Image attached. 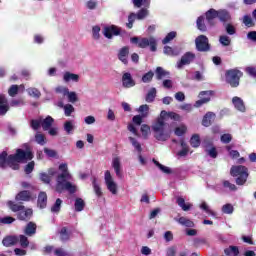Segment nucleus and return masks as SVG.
<instances>
[{
	"label": "nucleus",
	"mask_w": 256,
	"mask_h": 256,
	"mask_svg": "<svg viewBox=\"0 0 256 256\" xmlns=\"http://www.w3.org/2000/svg\"><path fill=\"white\" fill-rule=\"evenodd\" d=\"M37 205L40 209H45V207H47V193L46 192L39 193Z\"/></svg>",
	"instance_id": "obj_23"
},
{
	"label": "nucleus",
	"mask_w": 256,
	"mask_h": 256,
	"mask_svg": "<svg viewBox=\"0 0 256 256\" xmlns=\"http://www.w3.org/2000/svg\"><path fill=\"white\" fill-rule=\"evenodd\" d=\"M104 179L108 191H110L112 195H117V183H115V181L113 180V176H111V171H105Z\"/></svg>",
	"instance_id": "obj_10"
},
{
	"label": "nucleus",
	"mask_w": 256,
	"mask_h": 256,
	"mask_svg": "<svg viewBox=\"0 0 256 256\" xmlns=\"http://www.w3.org/2000/svg\"><path fill=\"white\" fill-rule=\"evenodd\" d=\"M17 93H19V86L18 85L10 86V88L8 90V95H10V97H15V95H17Z\"/></svg>",
	"instance_id": "obj_59"
},
{
	"label": "nucleus",
	"mask_w": 256,
	"mask_h": 256,
	"mask_svg": "<svg viewBox=\"0 0 256 256\" xmlns=\"http://www.w3.org/2000/svg\"><path fill=\"white\" fill-rule=\"evenodd\" d=\"M130 41L131 43L138 45L140 49H147V47H150V51L153 53L157 51V40L153 36L141 39H139V37H132Z\"/></svg>",
	"instance_id": "obj_6"
},
{
	"label": "nucleus",
	"mask_w": 256,
	"mask_h": 256,
	"mask_svg": "<svg viewBox=\"0 0 256 256\" xmlns=\"http://www.w3.org/2000/svg\"><path fill=\"white\" fill-rule=\"evenodd\" d=\"M40 180L43 183H46L47 185H49V183H51V176H49V174H47V173H41Z\"/></svg>",
	"instance_id": "obj_63"
},
{
	"label": "nucleus",
	"mask_w": 256,
	"mask_h": 256,
	"mask_svg": "<svg viewBox=\"0 0 256 256\" xmlns=\"http://www.w3.org/2000/svg\"><path fill=\"white\" fill-rule=\"evenodd\" d=\"M213 121H215V113L207 112L202 119L203 127H211L213 125Z\"/></svg>",
	"instance_id": "obj_17"
},
{
	"label": "nucleus",
	"mask_w": 256,
	"mask_h": 256,
	"mask_svg": "<svg viewBox=\"0 0 256 256\" xmlns=\"http://www.w3.org/2000/svg\"><path fill=\"white\" fill-rule=\"evenodd\" d=\"M155 97H157V89L151 88L146 94V97H145L146 103H153V101H155Z\"/></svg>",
	"instance_id": "obj_32"
},
{
	"label": "nucleus",
	"mask_w": 256,
	"mask_h": 256,
	"mask_svg": "<svg viewBox=\"0 0 256 256\" xmlns=\"http://www.w3.org/2000/svg\"><path fill=\"white\" fill-rule=\"evenodd\" d=\"M103 35L106 39H113V36L117 37L121 35V28L116 25L106 26L104 27Z\"/></svg>",
	"instance_id": "obj_12"
},
{
	"label": "nucleus",
	"mask_w": 256,
	"mask_h": 256,
	"mask_svg": "<svg viewBox=\"0 0 256 256\" xmlns=\"http://www.w3.org/2000/svg\"><path fill=\"white\" fill-rule=\"evenodd\" d=\"M196 26L199 31L205 33L207 31V25H205V16H199L196 20Z\"/></svg>",
	"instance_id": "obj_30"
},
{
	"label": "nucleus",
	"mask_w": 256,
	"mask_h": 256,
	"mask_svg": "<svg viewBox=\"0 0 256 256\" xmlns=\"http://www.w3.org/2000/svg\"><path fill=\"white\" fill-rule=\"evenodd\" d=\"M167 111L163 110L160 117L152 125V131L155 133L154 137L157 141H167L169 139V134L165 130L167 128V123H165V117Z\"/></svg>",
	"instance_id": "obj_2"
},
{
	"label": "nucleus",
	"mask_w": 256,
	"mask_h": 256,
	"mask_svg": "<svg viewBox=\"0 0 256 256\" xmlns=\"http://www.w3.org/2000/svg\"><path fill=\"white\" fill-rule=\"evenodd\" d=\"M164 54L169 55L170 57H175V55H177V53H175V50H173V48L170 46L164 47Z\"/></svg>",
	"instance_id": "obj_62"
},
{
	"label": "nucleus",
	"mask_w": 256,
	"mask_h": 256,
	"mask_svg": "<svg viewBox=\"0 0 256 256\" xmlns=\"http://www.w3.org/2000/svg\"><path fill=\"white\" fill-rule=\"evenodd\" d=\"M7 205L9 209L13 213H17V219L18 221H30L31 218L33 217V209L31 208H26L25 205H22L21 203H17L15 201H8Z\"/></svg>",
	"instance_id": "obj_4"
},
{
	"label": "nucleus",
	"mask_w": 256,
	"mask_h": 256,
	"mask_svg": "<svg viewBox=\"0 0 256 256\" xmlns=\"http://www.w3.org/2000/svg\"><path fill=\"white\" fill-rule=\"evenodd\" d=\"M63 79L66 83H69V81H74V83H79V75L73 74L71 72H66L63 76Z\"/></svg>",
	"instance_id": "obj_29"
},
{
	"label": "nucleus",
	"mask_w": 256,
	"mask_h": 256,
	"mask_svg": "<svg viewBox=\"0 0 256 256\" xmlns=\"http://www.w3.org/2000/svg\"><path fill=\"white\" fill-rule=\"evenodd\" d=\"M27 91L30 97H35V99H39V97H41V92L37 88H28Z\"/></svg>",
	"instance_id": "obj_46"
},
{
	"label": "nucleus",
	"mask_w": 256,
	"mask_h": 256,
	"mask_svg": "<svg viewBox=\"0 0 256 256\" xmlns=\"http://www.w3.org/2000/svg\"><path fill=\"white\" fill-rule=\"evenodd\" d=\"M71 179V174L69 172H62L57 176L56 191L57 193H63V185L68 183L67 180Z\"/></svg>",
	"instance_id": "obj_13"
},
{
	"label": "nucleus",
	"mask_w": 256,
	"mask_h": 256,
	"mask_svg": "<svg viewBox=\"0 0 256 256\" xmlns=\"http://www.w3.org/2000/svg\"><path fill=\"white\" fill-rule=\"evenodd\" d=\"M196 49L201 53H207L211 51V44H209V38L205 35H200L195 39Z\"/></svg>",
	"instance_id": "obj_8"
},
{
	"label": "nucleus",
	"mask_w": 256,
	"mask_h": 256,
	"mask_svg": "<svg viewBox=\"0 0 256 256\" xmlns=\"http://www.w3.org/2000/svg\"><path fill=\"white\" fill-rule=\"evenodd\" d=\"M138 112L141 113V117H149V105L143 104L138 108Z\"/></svg>",
	"instance_id": "obj_36"
},
{
	"label": "nucleus",
	"mask_w": 256,
	"mask_h": 256,
	"mask_svg": "<svg viewBox=\"0 0 256 256\" xmlns=\"http://www.w3.org/2000/svg\"><path fill=\"white\" fill-rule=\"evenodd\" d=\"M232 103H233L235 109L244 113L245 103L243 102V100L240 97H237V96L233 97L232 98Z\"/></svg>",
	"instance_id": "obj_22"
},
{
	"label": "nucleus",
	"mask_w": 256,
	"mask_h": 256,
	"mask_svg": "<svg viewBox=\"0 0 256 256\" xmlns=\"http://www.w3.org/2000/svg\"><path fill=\"white\" fill-rule=\"evenodd\" d=\"M73 129H75V126H73V122L71 121H66L64 123V130L66 131V133L68 135H71V133H73Z\"/></svg>",
	"instance_id": "obj_50"
},
{
	"label": "nucleus",
	"mask_w": 256,
	"mask_h": 256,
	"mask_svg": "<svg viewBox=\"0 0 256 256\" xmlns=\"http://www.w3.org/2000/svg\"><path fill=\"white\" fill-rule=\"evenodd\" d=\"M19 243V238L17 236H7L2 240V245L4 247H13Z\"/></svg>",
	"instance_id": "obj_18"
},
{
	"label": "nucleus",
	"mask_w": 256,
	"mask_h": 256,
	"mask_svg": "<svg viewBox=\"0 0 256 256\" xmlns=\"http://www.w3.org/2000/svg\"><path fill=\"white\" fill-rule=\"evenodd\" d=\"M241 77H243V72L237 68L229 69L225 72L226 83L232 88H237L239 86Z\"/></svg>",
	"instance_id": "obj_7"
},
{
	"label": "nucleus",
	"mask_w": 256,
	"mask_h": 256,
	"mask_svg": "<svg viewBox=\"0 0 256 256\" xmlns=\"http://www.w3.org/2000/svg\"><path fill=\"white\" fill-rule=\"evenodd\" d=\"M224 25H225L226 33L228 35H235V33H237V29L235 28V26H233V24L227 22V24H224Z\"/></svg>",
	"instance_id": "obj_44"
},
{
	"label": "nucleus",
	"mask_w": 256,
	"mask_h": 256,
	"mask_svg": "<svg viewBox=\"0 0 256 256\" xmlns=\"http://www.w3.org/2000/svg\"><path fill=\"white\" fill-rule=\"evenodd\" d=\"M25 233L29 237H31V235H35V233H37V224H35L34 222H29L26 225Z\"/></svg>",
	"instance_id": "obj_28"
},
{
	"label": "nucleus",
	"mask_w": 256,
	"mask_h": 256,
	"mask_svg": "<svg viewBox=\"0 0 256 256\" xmlns=\"http://www.w3.org/2000/svg\"><path fill=\"white\" fill-rule=\"evenodd\" d=\"M129 55V47L124 46L118 53V59L124 63V65H127L129 61L127 60V57Z\"/></svg>",
	"instance_id": "obj_21"
},
{
	"label": "nucleus",
	"mask_w": 256,
	"mask_h": 256,
	"mask_svg": "<svg viewBox=\"0 0 256 256\" xmlns=\"http://www.w3.org/2000/svg\"><path fill=\"white\" fill-rule=\"evenodd\" d=\"M53 123H55V119L51 116H47L45 119H41V127L43 131H49L51 127H53Z\"/></svg>",
	"instance_id": "obj_20"
},
{
	"label": "nucleus",
	"mask_w": 256,
	"mask_h": 256,
	"mask_svg": "<svg viewBox=\"0 0 256 256\" xmlns=\"http://www.w3.org/2000/svg\"><path fill=\"white\" fill-rule=\"evenodd\" d=\"M205 17L208 22V25H211V27L215 25V23H213V19H219V22L223 23V25H226V23H231V13L228 12L227 9L215 10L211 8L208 11H206Z\"/></svg>",
	"instance_id": "obj_3"
},
{
	"label": "nucleus",
	"mask_w": 256,
	"mask_h": 256,
	"mask_svg": "<svg viewBox=\"0 0 256 256\" xmlns=\"http://www.w3.org/2000/svg\"><path fill=\"white\" fill-rule=\"evenodd\" d=\"M62 191H69L70 194H73L77 191V187L71 184V182H65L62 186Z\"/></svg>",
	"instance_id": "obj_35"
},
{
	"label": "nucleus",
	"mask_w": 256,
	"mask_h": 256,
	"mask_svg": "<svg viewBox=\"0 0 256 256\" xmlns=\"http://www.w3.org/2000/svg\"><path fill=\"white\" fill-rule=\"evenodd\" d=\"M35 155H33V151L29 146L26 147V150L18 148L15 154H11L8 156L7 151H3L0 154V169H7L10 167L14 171H18L19 163H27V161H31Z\"/></svg>",
	"instance_id": "obj_1"
},
{
	"label": "nucleus",
	"mask_w": 256,
	"mask_h": 256,
	"mask_svg": "<svg viewBox=\"0 0 256 256\" xmlns=\"http://www.w3.org/2000/svg\"><path fill=\"white\" fill-rule=\"evenodd\" d=\"M135 19H137V15H135V13H131L128 16V23L126 24V27H128V29H133V23H135Z\"/></svg>",
	"instance_id": "obj_53"
},
{
	"label": "nucleus",
	"mask_w": 256,
	"mask_h": 256,
	"mask_svg": "<svg viewBox=\"0 0 256 256\" xmlns=\"http://www.w3.org/2000/svg\"><path fill=\"white\" fill-rule=\"evenodd\" d=\"M97 5V0H89L88 2H86L87 9H90L91 11H93V9H97Z\"/></svg>",
	"instance_id": "obj_61"
},
{
	"label": "nucleus",
	"mask_w": 256,
	"mask_h": 256,
	"mask_svg": "<svg viewBox=\"0 0 256 256\" xmlns=\"http://www.w3.org/2000/svg\"><path fill=\"white\" fill-rule=\"evenodd\" d=\"M190 145L194 149L201 147V136L199 134H193L190 138Z\"/></svg>",
	"instance_id": "obj_26"
},
{
	"label": "nucleus",
	"mask_w": 256,
	"mask_h": 256,
	"mask_svg": "<svg viewBox=\"0 0 256 256\" xmlns=\"http://www.w3.org/2000/svg\"><path fill=\"white\" fill-rule=\"evenodd\" d=\"M61 205H63V200L60 198L56 199V202L51 207L52 213H59V211H61Z\"/></svg>",
	"instance_id": "obj_40"
},
{
	"label": "nucleus",
	"mask_w": 256,
	"mask_h": 256,
	"mask_svg": "<svg viewBox=\"0 0 256 256\" xmlns=\"http://www.w3.org/2000/svg\"><path fill=\"white\" fill-rule=\"evenodd\" d=\"M68 97V101L69 103H77V101H79V98L77 97V93L76 92H69L66 94Z\"/></svg>",
	"instance_id": "obj_51"
},
{
	"label": "nucleus",
	"mask_w": 256,
	"mask_h": 256,
	"mask_svg": "<svg viewBox=\"0 0 256 256\" xmlns=\"http://www.w3.org/2000/svg\"><path fill=\"white\" fill-rule=\"evenodd\" d=\"M34 169H35V161H31L25 166L24 171L26 175H30V173H33Z\"/></svg>",
	"instance_id": "obj_56"
},
{
	"label": "nucleus",
	"mask_w": 256,
	"mask_h": 256,
	"mask_svg": "<svg viewBox=\"0 0 256 256\" xmlns=\"http://www.w3.org/2000/svg\"><path fill=\"white\" fill-rule=\"evenodd\" d=\"M223 187H225V189H229L230 191H237V186L229 182V180L223 181Z\"/></svg>",
	"instance_id": "obj_57"
},
{
	"label": "nucleus",
	"mask_w": 256,
	"mask_h": 256,
	"mask_svg": "<svg viewBox=\"0 0 256 256\" xmlns=\"http://www.w3.org/2000/svg\"><path fill=\"white\" fill-rule=\"evenodd\" d=\"M174 133L175 135H177V137H183V135L187 133V126L181 125L179 127H176Z\"/></svg>",
	"instance_id": "obj_41"
},
{
	"label": "nucleus",
	"mask_w": 256,
	"mask_h": 256,
	"mask_svg": "<svg viewBox=\"0 0 256 256\" xmlns=\"http://www.w3.org/2000/svg\"><path fill=\"white\" fill-rule=\"evenodd\" d=\"M230 175L236 177V185L243 186L247 183V179H249V168L243 165L232 166Z\"/></svg>",
	"instance_id": "obj_5"
},
{
	"label": "nucleus",
	"mask_w": 256,
	"mask_h": 256,
	"mask_svg": "<svg viewBox=\"0 0 256 256\" xmlns=\"http://www.w3.org/2000/svg\"><path fill=\"white\" fill-rule=\"evenodd\" d=\"M235 211V208H233L232 204H225L222 206V213H225L226 215H231Z\"/></svg>",
	"instance_id": "obj_48"
},
{
	"label": "nucleus",
	"mask_w": 256,
	"mask_h": 256,
	"mask_svg": "<svg viewBox=\"0 0 256 256\" xmlns=\"http://www.w3.org/2000/svg\"><path fill=\"white\" fill-rule=\"evenodd\" d=\"M176 203H177V205H179L181 207L182 211H190L191 207H193V204L186 203L185 198H183V197H178L176 199Z\"/></svg>",
	"instance_id": "obj_24"
},
{
	"label": "nucleus",
	"mask_w": 256,
	"mask_h": 256,
	"mask_svg": "<svg viewBox=\"0 0 256 256\" xmlns=\"http://www.w3.org/2000/svg\"><path fill=\"white\" fill-rule=\"evenodd\" d=\"M112 167L116 173V177H118V179H123V171L121 170V160L119 157L113 158Z\"/></svg>",
	"instance_id": "obj_16"
},
{
	"label": "nucleus",
	"mask_w": 256,
	"mask_h": 256,
	"mask_svg": "<svg viewBox=\"0 0 256 256\" xmlns=\"http://www.w3.org/2000/svg\"><path fill=\"white\" fill-rule=\"evenodd\" d=\"M69 239H71V234L68 233L67 227L61 228V230H60V241H62V243H65V242L69 241Z\"/></svg>",
	"instance_id": "obj_33"
},
{
	"label": "nucleus",
	"mask_w": 256,
	"mask_h": 256,
	"mask_svg": "<svg viewBox=\"0 0 256 256\" xmlns=\"http://www.w3.org/2000/svg\"><path fill=\"white\" fill-rule=\"evenodd\" d=\"M224 253L227 256H238L239 255V247L237 246H229L228 248L224 249Z\"/></svg>",
	"instance_id": "obj_34"
},
{
	"label": "nucleus",
	"mask_w": 256,
	"mask_h": 256,
	"mask_svg": "<svg viewBox=\"0 0 256 256\" xmlns=\"http://www.w3.org/2000/svg\"><path fill=\"white\" fill-rule=\"evenodd\" d=\"M94 193L97 195V197H101L103 195V192L101 191V186L97 184V179H93L92 181Z\"/></svg>",
	"instance_id": "obj_45"
},
{
	"label": "nucleus",
	"mask_w": 256,
	"mask_h": 256,
	"mask_svg": "<svg viewBox=\"0 0 256 256\" xmlns=\"http://www.w3.org/2000/svg\"><path fill=\"white\" fill-rule=\"evenodd\" d=\"M204 147H205V151L207 153V155H209V157H211L212 159H217V156L219 155V153L217 152V148L215 146H213V142L209 141V140H205L204 141Z\"/></svg>",
	"instance_id": "obj_14"
},
{
	"label": "nucleus",
	"mask_w": 256,
	"mask_h": 256,
	"mask_svg": "<svg viewBox=\"0 0 256 256\" xmlns=\"http://www.w3.org/2000/svg\"><path fill=\"white\" fill-rule=\"evenodd\" d=\"M243 23L246 27H255V22H253V18L249 15L243 17Z\"/></svg>",
	"instance_id": "obj_47"
},
{
	"label": "nucleus",
	"mask_w": 256,
	"mask_h": 256,
	"mask_svg": "<svg viewBox=\"0 0 256 256\" xmlns=\"http://www.w3.org/2000/svg\"><path fill=\"white\" fill-rule=\"evenodd\" d=\"M19 243L23 249H27L29 247V238H27V236H25V235H20Z\"/></svg>",
	"instance_id": "obj_42"
},
{
	"label": "nucleus",
	"mask_w": 256,
	"mask_h": 256,
	"mask_svg": "<svg viewBox=\"0 0 256 256\" xmlns=\"http://www.w3.org/2000/svg\"><path fill=\"white\" fill-rule=\"evenodd\" d=\"M35 197L33 196V192L31 190H21L19 193L15 196V201L18 203H29V201H33Z\"/></svg>",
	"instance_id": "obj_9"
},
{
	"label": "nucleus",
	"mask_w": 256,
	"mask_h": 256,
	"mask_svg": "<svg viewBox=\"0 0 256 256\" xmlns=\"http://www.w3.org/2000/svg\"><path fill=\"white\" fill-rule=\"evenodd\" d=\"M122 85L125 87V89H131V87H135L136 83L133 79V76H131V73L125 72L122 75Z\"/></svg>",
	"instance_id": "obj_15"
},
{
	"label": "nucleus",
	"mask_w": 256,
	"mask_h": 256,
	"mask_svg": "<svg viewBox=\"0 0 256 256\" xmlns=\"http://www.w3.org/2000/svg\"><path fill=\"white\" fill-rule=\"evenodd\" d=\"M44 153L47 155V157L55 158L57 157V151L49 148H44Z\"/></svg>",
	"instance_id": "obj_64"
},
{
	"label": "nucleus",
	"mask_w": 256,
	"mask_h": 256,
	"mask_svg": "<svg viewBox=\"0 0 256 256\" xmlns=\"http://www.w3.org/2000/svg\"><path fill=\"white\" fill-rule=\"evenodd\" d=\"M153 77H155V73L153 71H148L142 76V83H151L153 81Z\"/></svg>",
	"instance_id": "obj_37"
},
{
	"label": "nucleus",
	"mask_w": 256,
	"mask_h": 256,
	"mask_svg": "<svg viewBox=\"0 0 256 256\" xmlns=\"http://www.w3.org/2000/svg\"><path fill=\"white\" fill-rule=\"evenodd\" d=\"M155 73L156 79L158 81H161V79H163L164 77H169L170 75L169 71H166L165 69H163V67H157Z\"/></svg>",
	"instance_id": "obj_31"
},
{
	"label": "nucleus",
	"mask_w": 256,
	"mask_h": 256,
	"mask_svg": "<svg viewBox=\"0 0 256 256\" xmlns=\"http://www.w3.org/2000/svg\"><path fill=\"white\" fill-rule=\"evenodd\" d=\"M200 209H203V211L208 213V215H212V217H215V215H217L215 212H213V210L209 209V206L207 205L206 202L201 203Z\"/></svg>",
	"instance_id": "obj_54"
},
{
	"label": "nucleus",
	"mask_w": 256,
	"mask_h": 256,
	"mask_svg": "<svg viewBox=\"0 0 256 256\" xmlns=\"http://www.w3.org/2000/svg\"><path fill=\"white\" fill-rule=\"evenodd\" d=\"M221 143H224L225 145L229 144L230 141H233V136H231V134L227 133V134H223L220 137Z\"/></svg>",
	"instance_id": "obj_58"
},
{
	"label": "nucleus",
	"mask_w": 256,
	"mask_h": 256,
	"mask_svg": "<svg viewBox=\"0 0 256 256\" xmlns=\"http://www.w3.org/2000/svg\"><path fill=\"white\" fill-rule=\"evenodd\" d=\"M35 141L36 143H38V145H45V143H47V141L45 140V135L41 133H37L35 135Z\"/></svg>",
	"instance_id": "obj_55"
},
{
	"label": "nucleus",
	"mask_w": 256,
	"mask_h": 256,
	"mask_svg": "<svg viewBox=\"0 0 256 256\" xmlns=\"http://www.w3.org/2000/svg\"><path fill=\"white\" fill-rule=\"evenodd\" d=\"M219 42L224 47H229V45H231V39L229 38V36H225V35L220 36Z\"/></svg>",
	"instance_id": "obj_52"
},
{
	"label": "nucleus",
	"mask_w": 256,
	"mask_h": 256,
	"mask_svg": "<svg viewBox=\"0 0 256 256\" xmlns=\"http://www.w3.org/2000/svg\"><path fill=\"white\" fill-rule=\"evenodd\" d=\"M177 37V32L172 31L166 35V37L162 40L163 45H167V43H171L173 39Z\"/></svg>",
	"instance_id": "obj_39"
},
{
	"label": "nucleus",
	"mask_w": 256,
	"mask_h": 256,
	"mask_svg": "<svg viewBox=\"0 0 256 256\" xmlns=\"http://www.w3.org/2000/svg\"><path fill=\"white\" fill-rule=\"evenodd\" d=\"M7 111H9V101L5 96H0V115H7Z\"/></svg>",
	"instance_id": "obj_19"
},
{
	"label": "nucleus",
	"mask_w": 256,
	"mask_h": 256,
	"mask_svg": "<svg viewBox=\"0 0 256 256\" xmlns=\"http://www.w3.org/2000/svg\"><path fill=\"white\" fill-rule=\"evenodd\" d=\"M64 113L66 117H71V114L75 113V107H73L71 104H66L64 106Z\"/></svg>",
	"instance_id": "obj_49"
},
{
	"label": "nucleus",
	"mask_w": 256,
	"mask_h": 256,
	"mask_svg": "<svg viewBox=\"0 0 256 256\" xmlns=\"http://www.w3.org/2000/svg\"><path fill=\"white\" fill-rule=\"evenodd\" d=\"M30 127L34 131H39V129L41 128V119H32L30 121Z\"/></svg>",
	"instance_id": "obj_43"
},
{
	"label": "nucleus",
	"mask_w": 256,
	"mask_h": 256,
	"mask_svg": "<svg viewBox=\"0 0 256 256\" xmlns=\"http://www.w3.org/2000/svg\"><path fill=\"white\" fill-rule=\"evenodd\" d=\"M196 55L193 52H186L180 59V61L177 62V68L183 69L185 65H191L193 61L196 59Z\"/></svg>",
	"instance_id": "obj_11"
},
{
	"label": "nucleus",
	"mask_w": 256,
	"mask_h": 256,
	"mask_svg": "<svg viewBox=\"0 0 256 256\" xmlns=\"http://www.w3.org/2000/svg\"><path fill=\"white\" fill-rule=\"evenodd\" d=\"M177 222L182 225L183 227H189V228H193L195 227V222H193L191 219L187 218V217H180L177 219Z\"/></svg>",
	"instance_id": "obj_25"
},
{
	"label": "nucleus",
	"mask_w": 256,
	"mask_h": 256,
	"mask_svg": "<svg viewBox=\"0 0 256 256\" xmlns=\"http://www.w3.org/2000/svg\"><path fill=\"white\" fill-rule=\"evenodd\" d=\"M22 189H28V191H35V186L33 184L27 182V181H22L20 183Z\"/></svg>",
	"instance_id": "obj_60"
},
{
	"label": "nucleus",
	"mask_w": 256,
	"mask_h": 256,
	"mask_svg": "<svg viewBox=\"0 0 256 256\" xmlns=\"http://www.w3.org/2000/svg\"><path fill=\"white\" fill-rule=\"evenodd\" d=\"M129 141H130V143H132L133 147L136 149V151L138 153H142L143 147H141V143H139V141H137V139L130 136Z\"/></svg>",
	"instance_id": "obj_38"
},
{
	"label": "nucleus",
	"mask_w": 256,
	"mask_h": 256,
	"mask_svg": "<svg viewBox=\"0 0 256 256\" xmlns=\"http://www.w3.org/2000/svg\"><path fill=\"white\" fill-rule=\"evenodd\" d=\"M74 209L76 213H81L85 209V200L83 198H76L74 202Z\"/></svg>",
	"instance_id": "obj_27"
}]
</instances>
